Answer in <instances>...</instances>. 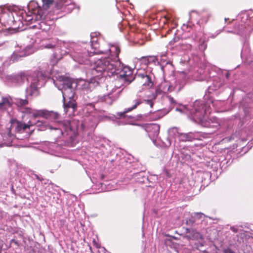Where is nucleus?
Returning <instances> with one entry per match:
<instances>
[{
    "label": "nucleus",
    "instance_id": "1",
    "mask_svg": "<svg viewBox=\"0 0 253 253\" xmlns=\"http://www.w3.org/2000/svg\"><path fill=\"white\" fill-rule=\"evenodd\" d=\"M44 115L45 119L58 123L59 127H54L49 125L44 124L42 122L40 121H38L36 123V125L40 127V130L42 131L45 130L47 129L54 130L55 134L52 133V135L54 136L56 141L60 142L58 139L63 135V130L67 133H69V131H72L73 130L72 123L70 121H65L63 122H60L58 121L60 115L58 113L45 110V113Z\"/></svg>",
    "mask_w": 253,
    "mask_h": 253
},
{
    "label": "nucleus",
    "instance_id": "2",
    "mask_svg": "<svg viewBox=\"0 0 253 253\" xmlns=\"http://www.w3.org/2000/svg\"><path fill=\"white\" fill-rule=\"evenodd\" d=\"M133 70L124 64L119 59L112 58V77L117 76V79H123L130 83L134 80Z\"/></svg>",
    "mask_w": 253,
    "mask_h": 253
},
{
    "label": "nucleus",
    "instance_id": "3",
    "mask_svg": "<svg viewBox=\"0 0 253 253\" xmlns=\"http://www.w3.org/2000/svg\"><path fill=\"white\" fill-rule=\"evenodd\" d=\"M134 80L142 89H147L152 87L154 85V82L152 80V76L147 73H139L134 76Z\"/></svg>",
    "mask_w": 253,
    "mask_h": 253
},
{
    "label": "nucleus",
    "instance_id": "4",
    "mask_svg": "<svg viewBox=\"0 0 253 253\" xmlns=\"http://www.w3.org/2000/svg\"><path fill=\"white\" fill-rule=\"evenodd\" d=\"M73 82L71 80H66L61 84V90L63 95V100L75 98V91L72 84Z\"/></svg>",
    "mask_w": 253,
    "mask_h": 253
},
{
    "label": "nucleus",
    "instance_id": "5",
    "mask_svg": "<svg viewBox=\"0 0 253 253\" xmlns=\"http://www.w3.org/2000/svg\"><path fill=\"white\" fill-rule=\"evenodd\" d=\"M63 107L66 114H67L71 109V113L69 114V115H73L75 111L77 110V103L76 99L75 98H71L63 100Z\"/></svg>",
    "mask_w": 253,
    "mask_h": 253
},
{
    "label": "nucleus",
    "instance_id": "6",
    "mask_svg": "<svg viewBox=\"0 0 253 253\" xmlns=\"http://www.w3.org/2000/svg\"><path fill=\"white\" fill-rule=\"evenodd\" d=\"M13 124L15 126L16 131L19 133H22L27 129H30L31 126L36 125V123H33L30 120L28 121L27 124L15 120L13 123Z\"/></svg>",
    "mask_w": 253,
    "mask_h": 253
},
{
    "label": "nucleus",
    "instance_id": "7",
    "mask_svg": "<svg viewBox=\"0 0 253 253\" xmlns=\"http://www.w3.org/2000/svg\"><path fill=\"white\" fill-rule=\"evenodd\" d=\"M96 64V68L94 67L91 68V73L93 76V78L99 77L106 71V68L104 66L100 67V65L103 64L102 61L101 60H98L95 63Z\"/></svg>",
    "mask_w": 253,
    "mask_h": 253
},
{
    "label": "nucleus",
    "instance_id": "8",
    "mask_svg": "<svg viewBox=\"0 0 253 253\" xmlns=\"http://www.w3.org/2000/svg\"><path fill=\"white\" fill-rule=\"evenodd\" d=\"M42 7L43 9H48L53 3L55 4L57 9H59L62 7L63 4L67 2V0H42Z\"/></svg>",
    "mask_w": 253,
    "mask_h": 253
},
{
    "label": "nucleus",
    "instance_id": "9",
    "mask_svg": "<svg viewBox=\"0 0 253 253\" xmlns=\"http://www.w3.org/2000/svg\"><path fill=\"white\" fill-rule=\"evenodd\" d=\"M177 133V136L179 138L180 141H191L193 139V136L191 133H183L178 132V128L174 127L173 128Z\"/></svg>",
    "mask_w": 253,
    "mask_h": 253
},
{
    "label": "nucleus",
    "instance_id": "10",
    "mask_svg": "<svg viewBox=\"0 0 253 253\" xmlns=\"http://www.w3.org/2000/svg\"><path fill=\"white\" fill-rule=\"evenodd\" d=\"M185 232L187 234H190V235L187 236V237L190 239H199L202 238V235L195 230H191L190 228H186L185 229Z\"/></svg>",
    "mask_w": 253,
    "mask_h": 253
},
{
    "label": "nucleus",
    "instance_id": "11",
    "mask_svg": "<svg viewBox=\"0 0 253 253\" xmlns=\"http://www.w3.org/2000/svg\"><path fill=\"white\" fill-rule=\"evenodd\" d=\"M10 98L5 97H2L1 101L0 102V110H5L11 106Z\"/></svg>",
    "mask_w": 253,
    "mask_h": 253
},
{
    "label": "nucleus",
    "instance_id": "12",
    "mask_svg": "<svg viewBox=\"0 0 253 253\" xmlns=\"http://www.w3.org/2000/svg\"><path fill=\"white\" fill-rule=\"evenodd\" d=\"M27 93L31 96H37L38 94L37 84L35 83H32L27 88Z\"/></svg>",
    "mask_w": 253,
    "mask_h": 253
},
{
    "label": "nucleus",
    "instance_id": "13",
    "mask_svg": "<svg viewBox=\"0 0 253 253\" xmlns=\"http://www.w3.org/2000/svg\"><path fill=\"white\" fill-rule=\"evenodd\" d=\"M121 52L120 45L118 44H112V57L114 56L113 59H119V55Z\"/></svg>",
    "mask_w": 253,
    "mask_h": 253
},
{
    "label": "nucleus",
    "instance_id": "14",
    "mask_svg": "<svg viewBox=\"0 0 253 253\" xmlns=\"http://www.w3.org/2000/svg\"><path fill=\"white\" fill-rule=\"evenodd\" d=\"M134 104L130 108H127V110L126 111L124 112V113H121L118 114V116L120 118H125L126 117L125 113L126 112L130 111L134 109H135L137 106H138L139 104H141L142 103V100L141 98H137L134 100Z\"/></svg>",
    "mask_w": 253,
    "mask_h": 253
},
{
    "label": "nucleus",
    "instance_id": "15",
    "mask_svg": "<svg viewBox=\"0 0 253 253\" xmlns=\"http://www.w3.org/2000/svg\"><path fill=\"white\" fill-rule=\"evenodd\" d=\"M218 159H210L207 162L206 166L208 168L212 169L214 170H217L219 166Z\"/></svg>",
    "mask_w": 253,
    "mask_h": 253
},
{
    "label": "nucleus",
    "instance_id": "16",
    "mask_svg": "<svg viewBox=\"0 0 253 253\" xmlns=\"http://www.w3.org/2000/svg\"><path fill=\"white\" fill-rule=\"evenodd\" d=\"M181 156L179 157L181 158H189L192 157L193 153L188 148H183L180 151Z\"/></svg>",
    "mask_w": 253,
    "mask_h": 253
},
{
    "label": "nucleus",
    "instance_id": "17",
    "mask_svg": "<svg viewBox=\"0 0 253 253\" xmlns=\"http://www.w3.org/2000/svg\"><path fill=\"white\" fill-rule=\"evenodd\" d=\"M211 120H201L200 121V123L201 125L204 127H217L218 126V124L217 123H214V124H212L213 123L211 122Z\"/></svg>",
    "mask_w": 253,
    "mask_h": 253
},
{
    "label": "nucleus",
    "instance_id": "18",
    "mask_svg": "<svg viewBox=\"0 0 253 253\" xmlns=\"http://www.w3.org/2000/svg\"><path fill=\"white\" fill-rule=\"evenodd\" d=\"M57 43V41L56 40L54 41H52L50 42L43 44L42 46L44 48L47 49H53L55 47Z\"/></svg>",
    "mask_w": 253,
    "mask_h": 253
},
{
    "label": "nucleus",
    "instance_id": "19",
    "mask_svg": "<svg viewBox=\"0 0 253 253\" xmlns=\"http://www.w3.org/2000/svg\"><path fill=\"white\" fill-rule=\"evenodd\" d=\"M90 42H91V46H92V48H94V49H97L99 48V43L98 42V38L97 37H91Z\"/></svg>",
    "mask_w": 253,
    "mask_h": 253
},
{
    "label": "nucleus",
    "instance_id": "20",
    "mask_svg": "<svg viewBox=\"0 0 253 253\" xmlns=\"http://www.w3.org/2000/svg\"><path fill=\"white\" fill-rule=\"evenodd\" d=\"M28 103V101L27 99H17L15 101V104L18 107L26 105Z\"/></svg>",
    "mask_w": 253,
    "mask_h": 253
},
{
    "label": "nucleus",
    "instance_id": "21",
    "mask_svg": "<svg viewBox=\"0 0 253 253\" xmlns=\"http://www.w3.org/2000/svg\"><path fill=\"white\" fill-rule=\"evenodd\" d=\"M207 47V45L205 40H200V43L199 44V48L200 50L204 51Z\"/></svg>",
    "mask_w": 253,
    "mask_h": 253
},
{
    "label": "nucleus",
    "instance_id": "22",
    "mask_svg": "<svg viewBox=\"0 0 253 253\" xmlns=\"http://www.w3.org/2000/svg\"><path fill=\"white\" fill-rule=\"evenodd\" d=\"M45 110H39L33 114V116L34 118H37L39 117H42L44 118Z\"/></svg>",
    "mask_w": 253,
    "mask_h": 253
},
{
    "label": "nucleus",
    "instance_id": "23",
    "mask_svg": "<svg viewBox=\"0 0 253 253\" xmlns=\"http://www.w3.org/2000/svg\"><path fill=\"white\" fill-rule=\"evenodd\" d=\"M229 162L227 159H223L219 163V166L222 170H223L227 167V164Z\"/></svg>",
    "mask_w": 253,
    "mask_h": 253
},
{
    "label": "nucleus",
    "instance_id": "24",
    "mask_svg": "<svg viewBox=\"0 0 253 253\" xmlns=\"http://www.w3.org/2000/svg\"><path fill=\"white\" fill-rule=\"evenodd\" d=\"M40 28L43 31H46L49 28V26L45 24L43 21H41L39 23Z\"/></svg>",
    "mask_w": 253,
    "mask_h": 253
},
{
    "label": "nucleus",
    "instance_id": "25",
    "mask_svg": "<svg viewBox=\"0 0 253 253\" xmlns=\"http://www.w3.org/2000/svg\"><path fill=\"white\" fill-rule=\"evenodd\" d=\"M17 79L19 81L20 80L21 82H23L25 80L27 79L26 76L24 73H20L17 76Z\"/></svg>",
    "mask_w": 253,
    "mask_h": 253
},
{
    "label": "nucleus",
    "instance_id": "26",
    "mask_svg": "<svg viewBox=\"0 0 253 253\" xmlns=\"http://www.w3.org/2000/svg\"><path fill=\"white\" fill-rule=\"evenodd\" d=\"M194 223L195 220L193 219V217L190 219H187L186 220V224L188 226H192Z\"/></svg>",
    "mask_w": 253,
    "mask_h": 253
},
{
    "label": "nucleus",
    "instance_id": "27",
    "mask_svg": "<svg viewBox=\"0 0 253 253\" xmlns=\"http://www.w3.org/2000/svg\"><path fill=\"white\" fill-rule=\"evenodd\" d=\"M58 144L61 145L69 146V147L73 146L72 143L71 142H69V141H63V142H60Z\"/></svg>",
    "mask_w": 253,
    "mask_h": 253
},
{
    "label": "nucleus",
    "instance_id": "28",
    "mask_svg": "<svg viewBox=\"0 0 253 253\" xmlns=\"http://www.w3.org/2000/svg\"><path fill=\"white\" fill-rule=\"evenodd\" d=\"M164 172L165 173V174L167 175L168 177H171V175L170 172L169 170H168L166 168H164Z\"/></svg>",
    "mask_w": 253,
    "mask_h": 253
},
{
    "label": "nucleus",
    "instance_id": "29",
    "mask_svg": "<svg viewBox=\"0 0 253 253\" xmlns=\"http://www.w3.org/2000/svg\"><path fill=\"white\" fill-rule=\"evenodd\" d=\"M204 215V214L202 213H196L195 214V218H201Z\"/></svg>",
    "mask_w": 253,
    "mask_h": 253
},
{
    "label": "nucleus",
    "instance_id": "30",
    "mask_svg": "<svg viewBox=\"0 0 253 253\" xmlns=\"http://www.w3.org/2000/svg\"><path fill=\"white\" fill-rule=\"evenodd\" d=\"M25 20L27 21H32L33 20L32 16L27 15V17L25 18Z\"/></svg>",
    "mask_w": 253,
    "mask_h": 253
},
{
    "label": "nucleus",
    "instance_id": "31",
    "mask_svg": "<svg viewBox=\"0 0 253 253\" xmlns=\"http://www.w3.org/2000/svg\"><path fill=\"white\" fill-rule=\"evenodd\" d=\"M24 112H25L26 113H29L31 114L32 113L31 109L29 108H26L25 109V111H23Z\"/></svg>",
    "mask_w": 253,
    "mask_h": 253
},
{
    "label": "nucleus",
    "instance_id": "32",
    "mask_svg": "<svg viewBox=\"0 0 253 253\" xmlns=\"http://www.w3.org/2000/svg\"><path fill=\"white\" fill-rule=\"evenodd\" d=\"M34 175L36 177V178L38 180H39L41 181H42L43 180V178L40 177V176L38 175H37L36 174H35Z\"/></svg>",
    "mask_w": 253,
    "mask_h": 253
},
{
    "label": "nucleus",
    "instance_id": "33",
    "mask_svg": "<svg viewBox=\"0 0 253 253\" xmlns=\"http://www.w3.org/2000/svg\"><path fill=\"white\" fill-rule=\"evenodd\" d=\"M226 253H234L232 251L229 250L228 251H226Z\"/></svg>",
    "mask_w": 253,
    "mask_h": 253
},
{
    "label": "nucleus",
    "instance_id": "34",
    "mask_svg": "<svg viewBox=\"0 0 253 253\" xmlns=\"http://www.w3.org/2000/svg\"><path fill=\"white\" fill-rule=\"evenodd\" d=\"M174 159L173 160L172 163H173L174 162ZM177 162H178V160L177 159H175V163H177Z\"/></svg>",
    "mask_w": 253,
    "mask_h": 253
},
{
    "label": "nucleus",
    "instance_id": "35",
    "mask_svg": "<svg viewBox=\"0 0 253 253\" xmlns=\"http://www.w3.org/2000/svg\"><path fill=\"white\" fill-rule=\"evenodd\" d=\"M231 229H232L234 232H237V230H235V229H234L233 227H232V228H231Z\"/></svg>",
    "mask_w": 253,
    "mask_h": 253
},
{
    "label": "nucleus",
    "instance_id": "36",
    "mask_svg": "<svg viewBox=\"0 0 253 253\" xmlns=\"http://www.w3.org/2000/svg\"><path fill=\"white\" fill-rule=\"evenodd\" d=\"M105 185H106L105 184H101V187H102V189L103 188V186H105Z\"/></svg>",
    "mask_w": 253,
    "mask_h": 253
},
{
    "label": "nucleus",
    "instance_id": "37",
    "mask_svg": "<svg viewBox=\"0 0 253 253\" xmlns=\"http://www.w3.org/2000/svg\"><path fill=\"white\" fill-rule=\"evenodd\" d=\"M88 105H90L91 106H94V105L92 104H91V103L88 104Z\"/></svg>",
    "mask_w": 253,
    "mask_h": 253
},
{
    "label": "nucleus",
    "instance_id": "38",
    "mask_svg": "<svg viewBox=\"0 0 253 253\" xmlns=\"http://www.w3.org/2000/svg\"><path fill=\"white\" fill-rule=\"evenodd\" d=\"M11 242H14V243H16V242L14 241V239L11 240Z\"/></svg>",
    "mask_w": 253,
    "mask_h": 253
},
{
    "label": "nucleus",
    "instance_id": "39",
    "mask_svg": "<svg viewBox=\"0 0 253 253\" xmlns=\"http://www.w3.org/2000/svg\"><path fill=\"white\" fill-rule=\"evenodd\" d=\"M92 84V81H91L90 82H89V85H90V84Z\"/></svg>",
    "mask_w": 253,
    "mask_h": 253
},
{
    "label": "nucleus",
    "instance_id": "40",
    "mask_svg": "<svg viewBox=\"0 0 253 253\" xmlns=\"http://www.w3.org/2000/svg\"><path fill=\"white\" fill-rule=\"evenodd\" d=\"M94 83H96V84H98V82H94Z\"/></svg>",
    "mask_w": 253,
    "mask_h": 253
}]
</instances>
